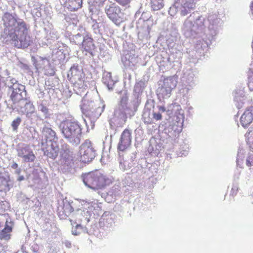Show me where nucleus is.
I'll return each instance as SVG.
<instances>
[{"instance_id": "obj_24", "label": "nucleus", "mask_w": 253, "mask_h": 253, "mask_svg": "<svg viewBox=\"0 0 253 253\" xmlns=\"http://www.w3.org/2000/svg\"><path fill=\"white\" fill-rule=\"evenodd\" d=\"M106 0H88L89 4L93 7H100L103 6Z\"/></svg>"}, {"instance_id": "obj_42", "label": "nucleus", "mask_w": 253, "mask_h": 253, "mask_svg": "<svg viewBox=\"0 0 253 253\" xmlns=\"http://www.w3.org/2000/svg\"><path fill=\"white\" fill-rule=\"evenodd\" d=\"M238 163H239V160H238V159H237V165H239Z\"/></svg>"}, {"instance_id": "obj_10", "label": "nucleus", "mask_w": 253, "mask_h": 253, "mask_svg": "<svg viewBox=\"0 0 253 253\" xmlns=\"http://www.w3.org/2000/svg\"><path fill=\"white\" fill-rule=\"evenodd\" d=\"M177 84V78L176 77H169L165 79L164 85L160 89L163 96H169L172 90L175 88Z\"/></svg>"}, {"instance_id": "obj_34", "label": "nucleus", "mask_w": 253, "mask_h": 253, "mask_svg": "<svg viewBox=\"0 0 253 253\" xmlns=\"http://www.w3.org/2000/svg\"><path fill=\"white\" fill-rule=\"evenodd\" d=\"M189 11L184 6V9L181 10L180 14L182 16H185L188 13Z\"/></svg>"}, {"instance_id": "obj_39", "label": "nucleus", "mask_w": 253, "mask_h": 253, "mask_svg": "<svg viewBox=\"0 0 253 253\" xmlns=\"http://www.w3.org/2000/svg\"><path fill=\"white\" fill-rule=\"evenodd\" d=\"M126 97H123L121 99V103H123V102H124V103H126Z\"/></svg>"}, {"instance_id": "obj_5", "label": "nucleus", "mask_w": 253, "mask_h": 253, "mask_svg": "<svg viewBox=\"0 0 253 253\" xmlns=\"http://www.w3.org/2000/svg\"><path fill=\"white\" fill-rule=\"evenodd\" d=\"M2 20L6 30L8 31V36L11 40H17V29L22 22H17L15 18L10 13L6 12L4 14Z\"/></svg>"}, {"instance_id": "obj_35", "label": "nucleus", "mask_w": 253, "mask_h": 253, "mask_svg": "<svg viewBox=\"0 0 253 253\" xmlns=\"http://www.w3.org/2000/svg\"><path fill=\"white\" fill-rule=\"evenodd\" d=\"M158 109L160 111H162V112H164L166 111V108L164 106H160L158 107Z\"/></svg>"}, {"instance_id": "obj_15", "label": "nucleus", "mask_w": 253, "mask_h": 253, "mask_svg": "<svg viewBox=\"0 0 253 253\" xmlns=\"http://www.w3.org/2000/svg\"><path fill=\"white\" fill-rule=\"evenodd\" d=\"M13 223L10 222L8 224V221H5L4 227L0 230V240L4 242H8L11 237V232L13 230Z\"/></svg>"}, {"instance_id": "obj_31", "label": "nucleus", "mask_w": 253, "mask_h": 253, "mask_svg": "<svg viewBox=\"0 0 253 253\" xmlns=\"http://www.w3.org/2000/svg\"><path fill=\"white\" fill-rule=\"evenodd\" d=\"M153 118L156 121L162 120V116L160 113H154L153 114Z\"/></svg>"}, {"instance_id": "obj_36", "label": "nucleus", "mask_w": 253, "mask_h": 253, "mask_svg": "<svg viewBox=\"0 0 253 253\" xmlns=\"http://www.w3.org/2000/svg\"><path fill=\"white\" fill-rule=\"evenodd\" d=\"M81 7H82V1H81L78 2V6L76 7H73V9L74 10L78 9V8H81Z\"/></svg>"}, {"instance_id": "obj_2", "label": "nucleus", "mask_w": 253, "mask_h": 253, "mask_svg": "<svg viewBox=\"0 0 253 253\" xmlns=\"http://www.w3.org/2000/svg\"><path fill=\"white\" fill-rule=\"evenodd\" d=\"M62 133L72 143L79 144L80 142V136L82 129L76 122L64 121L60 125Z\"/></svg>"}, {"instance_id": "obj_18", "label": "nucleus", "mask_w": 253, "mask_h": 253, "mask_svg": "<svg viewBox=\"0 0 253 253\" xmlns=\"http://www.w3.org/2000/svg\"><path fill=\"white\" fill-rule=\"evenodd\" d=\"M86 115L90 119H94L98 118L101 114V109L99 107L94 105L86 111Z\"/></svg>"}, {"instance_id": "obj_21", "label": "nucleus", "mask_w": 253, "mask_h": 253, "mask_svg": "<svg viewBox=\"0 0 253 253\" xmlns=\"http://www.w3.org/2000/svg\"><path fill=\"white\" fill-rule=\"evenodd\" d=\"M142 120L145 124L149 125L153 123V118L150 111H145L143 113Z\"/></svg>"}, {"instance_id": "obj_25", "label": "nucleus", "mask_w": 253, "mask_h": 253, "mask_svg": "<svg viewBox=\"0 0 253 253\" xmlns=\"http://www.w3.org/2000/svg\"><path fill=\"white\" fill-rule=\"evenodd\" d=\"M31 149L29 148L28 146H26L24 147H22L17 150L18 156L19 157H22L27 154Z\"/></svg>"}, {"instance_id": "obj_41", "label": "nucleus", "mask_w": 253, "mask_h": 253, "mask_svg": "<svg viewBox=\"0 0 253 253\" xmlns=\"http://www.w3.org/2000/svg\"><path fill=\"white\" fill-rule=\"evenodd\" d=\"M252 10L253 13V3H252Z\"/></svg>"}, {"instance_id": "obj_8", "label": "nucleus", "mask_w": 253, "mask_h": 253, "mask_svg": "<svg viewBox=\"0 0 253 253\" xmlns=\"http://www.w3.org/2000/svg\"><path fill=\"white\" fill-rule=\"evenodd\" d=\"M105 12L108 17L115 23H120L124 21L121 16V9L115 3L107 5L105 7Z\"/></svg>"}, {"instance_id": "obj_13", "label": "nucleus", "mask_w": 253, "mask_h": 253, "mask_svg": "<svg viewBox=\"0 0 253 253\" xmlns=\"http://www.w3.org/2000/svg\"><path fill=\"white\" fill-rule=\"evenodd\" d=\"M253 121V107L248 108L240 118V123L244 127H248Z\"/></svg>"}, {"instance_id": "obj_14", "label": "nucleus", "mask_w": 253, "mask_h": 253, "mask_svg": "<svg viewBox=\"0 0 253 253\" xmlns=\"http://www.w3.org/2000/svg\"><path fill=\"white\" fill-rule=\"evenodd\" d=\"M24 106L20 104L14 106L15 109L20 114H25L27 116L35 112V108L33 104L30 101H24Z\"/></svg>"}, {"instance_id": "obj_26", "label": "nucleus", "mask_w": 253, "mask_h": 253, "mask_svg": "<svg viewBox=\"0 0 253 253\" xmlns=\"http://www.w3.org/2000/svg\"><path fill=\"white\" fill-rule=\"evenodd\" d=\"M21 122V119L20 117H17L11 123V126L14 131H16L18 129V126Z\"/></svg>"}, {"instance_id": "obj_3", "label": "nucleus", "mask_w": 253, "mask_h": 253, "mask_svg": "<svg viewBox=\"0 0 253 253\" xmlns=\"http://www.w3.org/2000/svg\"><path fill=\"white\" fill-rule=\"evenodd\" d=\"M71 74H68L69 81L73 84L74 90L78 94L81 95L84 93L87 84L84 80V74L80 70L77 66H73L70 69Z\"/></svg>"}, {"instance_id": "obj_4", "label": "nucleus", "mask_w": 253, "mask_h": 253, "mask_svg": "<svg viewBox=\"0 0 253 253\" xmlns=\"http://www.w3.org/2000/svg\"><path fill=\"white\" fill-rule=\"evenodd\" d=\"M17 31V40H12L14 42L15 46L18 48H26L28 47L32 42L30 36L28 35V28L26 23L24 21L19 25Z\"/></svg>"}, {"instance_id": "obj_6", "label": "nucleus", "mask_w": 253, "mask_h": 253, "mask_svg": "<svg viewBox=\"0 0 253 253\" xmlns=\"http://www.w3.org/2000/svg\"><path fill=\"white\" fill-rule=\"evenodd\" d=\"M80 161L84 163L89 162L95 156V152L89 141H85L81 146Z\"/></svg>"}, {"instance_id": "obj_30", "label": "nucleus", "mask_w": 253, "mask_h": 253, "mask_svg": "<svg viewBox=\"0 0 253 253\" xmlns=\"http://www.w3.org/2000/svg\"><path fill=\"white\" fill-rule=\"evenodd\" d=\"M246 164L248 167H251L253 166V157L249 156L246 161Z\"/></svg>"}, {"instance_id": "obj_27", "label": "nucleus", "mask_w": 253, "mask_h": 253, "mask_svg": "<svg viewBox=\"0 0 253 253\" xmlns=\"http://www.w3.org/2000/svg\"><path fill=\"white\" fill-rule=\"evenodd\" d=\"M200 30V27L198 26V25H193L191 30L190 36H195L197 35L199 33Z\"/></svg>"}, {"instance_id": "obj_19", "label": "nucleus", "mask_w": 253, "mask_h": 253, "mask_svg": "<svg viewBox=\"0 0 253 253\" xmlns=\"http://www.w3.org/2000/svg\"><path fill=\"white\" fill-rule=\"evenodd\" d=\"M9 178L0 176V192H7L10 189Z\"/></svg>"}, {"instance_id": "obj_1", "label": "nucleus", "mask_w": 253, "mask_h": 253, "mask_svg": "<svg viewBox=\"0 0 253 253\" xmlns=\"http://www.w3.org/2000/svg\"><path fill=\"white\" fill-rule=\"evenodd\" d=\"M82 177L84 184L94 190L102 189L111 183L108 177L98 170L84 174Z\"/></svg>"}, {"instance_id": "obj_38", "label": "nucleus", "mask_w": 253, "mask_h": 253, "mask_svg": "<svg viewBox=\"0 0 253 253\" xmlns=\"http://www.w3.org/2000/svg\"><path fill=\"white\" fill-rule=\"evenodd\" d=\"M65 245L67 247L70 248L71 246V244L69 242H65Z\"/></svg>"}, {"instance_id": "obj_40", "label": "nucleus", "mask_w": 253, "mask_h": 253, "mask_svg": "<svg viewBox=\"0 0 253 253\" xmlns=\"http://www.w3.org/2000/svg\"><path fill=\"white\" fill-rule=\"evenodd\" d=\"M23 179H24V177L23 176H21L19 177V178H18L19 181H21Z\"/></svg>"}, {"instance_id": "obj_17", "label": "nucleus", "mask_w": 253, "mask_h": 253, "mask_svg": "<svg viewBox=\"0 0 253 253\" xmlns=\"http://www.w3.org/2000/svg\"><path fill=\"white\" fill-rule=\"evenodd\" d=\"M82 47L84 51L92 55L95 48L93 39L88 37H85L82 43Z\"/></svg>"}, {"instance_id": "obj_22", "label": "nucleus", "mask_w": 253, "mask_h": 253, "mask_svg": "<svg viewBox=\"0 0 253 253\" xmlns=\"http://www.w3.org/2000/svg\"><path fill=\"white\" fill-rule=\"evenodd\" d=\"M246 141L249 146L253 149V128L246 134Z\"/></svg>"}, {"instance_id": "obj_29", "label": "nucleus", "mask_w": 253, "mask_h": 253, "mask_svg": "<svg viewBox=\"0 0 253 253\" xmlns=\"http://www.w3.org/2000/svg\"><path fill=\"white\" fill-rule=\"evenodd\" d=\"M116 2L122 6H126L129 4L131 0H115Z\"/></svg>"}, {"instance_id": "obj_32", "label": "nucleus", "mask_w": 253, "mask_h": 253, "mask_svg": "<svg viewBox=\"0 0 253 253\" xmlns=\"http://www.w3.org/2000/svg\"><path fill=\"white\" fill-rule=\"evenodd\" d=\"M5 216V214H2V215L0 216V228L3 226L4 223L5 224V221L7 220L3 218Z\"/></svg>"}, {"instance_id": "obj_11", "label": "nucleus", "mask_w": 253, "mask_h": 253, "mask_svg": "<svg viewBox=\"0 0 253 253\" xmlns=\"http://www.w3.org/2000/svg\"><path fill=\"white\" fill-rule=\"evenodd\" d=\"M131 142V132L130 130L126 128L122 133L118 145V150L124 151L130 145Z\"/></svg>"}, {"instance_id": "obj_9", "label": "nucleus", "mask_w": 253, "mask_h": 253, "mask_svg": "<svg viewBox=\"0 0 253 253\" xmlns=\"http://www.w3.org/2000/svg\"><path fill=\"white\" fill-rule=\"evenodd\" d=\"M12 92L10 95V99L13 102V105L16 106L26 101V99L23 97L24 86L19 84H14L12 86Z\"/></svg>"}, {"instance_id": "obj_28", "label": "nucleus", "mask_w": 253, "mask_h": 253, "mask_svg": "<svg viewBox=\"0 0 253 253\" xmlns=\"http://www.w3.org/2000/svg\"><path fill=\"white\" fill-rule=\"evenodd\" d=\"M8 204L6 201H0V214L5 212L8 207Z\"/></svg>"}, {"instance_id": "obj_33", "label": "nucleus", "mask_w": 253, "mask_h": 253, "mask_svg": "<svg viewBox=\"0 0 253 253\" xmlns=\"http://www.w3.org/2000/svg\"><path fill=\"white\" fill-rule=\"evenodd\" d=\"M238 188L237 186L233 187L231 190V194L232 196H235L237 193Z\"/></svg>"}, {"instance_id": "obj_23", "label": "nucleus", "mask_w": 253, "mask_h": 253, "mask_svg": "<svg viewBox=\"0 0 253 253\" xmlns=\"http://www.w3.org/2000/svg\"><path fill=\"white\" fill-rule=\"evenodd\" d=\"M22 158L26 162H33L36 159V156L34 155L33 151L31 149L28 153Z\"/></svg>"}, {"instance_id": "obj_16", "label": "nucleus", "mask_w": 253, "mask_h": 253, "mask_svg": "<svg viewBox=\"0 0 253 253\" xmlns=\"http://www.w3.org/2000/svg\"><path fill=\"white\" fill-rule=\"evenodd\" d=\"M43 137L42 139L41 143L45 141L48 143V141H55L56 138V133L51 128L44 127L42 129Z\"/></svg>"}, {"instance_id": "obj_20", "label": "nucleus", "mask_w": 253, "mask_h": 253, "mask_svg": "<svg viewBox=\"0 0 253 253\" xmlns=\"http://www.w3.org/2000/svg\"><path fill=\"white\" fill-rule=\"evenodd\" d=\"M163 0H151V6L152 9L154 10H159L164 6L163 3Z\"/></svg>"}, {"instance_id": "obj_37", "label": "nucleus", "mask_w": 253, "mask_h": 253, "mask_svg": "<svg viewBox=\"0 0 253 253\" xmlns=\"http://www.w3.org/2000/svg\"><path fill=\"white\" fill-rule=\"evenodd\" d=\"M18 164H17V163H14L12 164V166H11V167H12L13 169H16V168H18Z\"/></svg>"}, {"instance_id": "obj_7", "label": "nucleus", "mask_w": 253, "mask_h": 253, "mask_svg": "<svg viewBox=\"0 0 253 253\" xmlns=\"http://www.w3.org/2000/svg\"><path fill=\"white\" fill-rule=\"evenodd\" d=\"M43 154L49 158L55 159L58 155L59 146L56 141H48L41 143Z\"/></svg>"}, {"instance_id": "obj_12", "label": "nucleus", "mask_w": 253, "mask_h": 253, "mask_svg": "<svg viewBox=\"0 0 253 253\" xmlns=\"http://www.w3.org/2000/svg\"><path fill=\"white\" fill-rule=\"evenodd\" d=\"M60 167L63 171L69 170L74 165L72 154L69 151H64L61 154Z\"/></svg>"}]
</instances>
